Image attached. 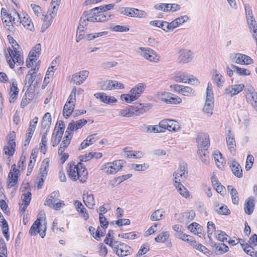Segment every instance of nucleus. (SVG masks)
<instances>
[{
	"label": "nucleus",
	"instance_id": "17",
	"mask_svg": "<svg viewBox=\"0 0 257 257\" xmlns=\"http://www.w3.org/2000/svg\"><path fill=\"white\" fill-rule=\"evenodd\" d=\"M87 122V121L84 118L76 121L72 120V121L70 122L68 125L67 128V132H70L72 134L74 131H77L82 128Z\"/></svg>",
	"mask_w": 257,
	"mask_h": 257
},
{
	"label": "nucleus",
	"instance_id": "38",
	"mask_svg": "<svg viewBox=\"0 0 257 257\" xmlns=\"http://www.w3.org/2000/svg\"><path fill=\"white\" fill-rule=\"evenodd\" d=\"M74 104L65 103L63 107V115L66 118H67L72 114L74 111Z\"/></svg>",
	"mask_w": 257,
	"mask_h": 257
},
{
	"label": "nucleus",
	"instance_id": "50",
	"mask_svg": "<svg viewBox=\"0 0 257 257\" xmlns=\"http://www.w3.org/2000/svg\"><path fill=\"white\" fill-rule=\"evenodd\" d=\"M214 107V103L205 102L204 106L203 108L204 113L207 114L208 116H211L212 114V110Z\"/></svg>",
	"mask_w": 257,
	"mask_h": 257
},
{
	"label": "nucleus",
	"instance_id": "24",
	"mask_svg": "<svg viewBox=\"0 0 257 257\" xmlns=\"http://www.w3.org/2000/svg\"><path fill=\"white\" fill-rule=\"evenodd\" d=\"M249 31L251 34V36L253 39L255 40L256 45H257V23L255 19L248 20L247 21Z\"/></svg>",
	"mask_w": 257,
	"mask_h": 257
},
{
	"label": "nucleus",
	"instance_id": "22",
	"mask_svg": "<svg viewBox=\"0 0 257 257\" xmlns=\"http://www.w3.org/2000/svg\"><path fill=\"white\" fill-rule=\"evenodd\" d=\"M118 12H119L121 14H123L124 15H126L130 17H138V12H139V10L135 8H124L121 7L119 8L117 10Z\"/></svg>",
	"mask_w": 257,
	"mask_h": 257
},
{
	"label": "nucleus",
	"instance_id": "40",
	"mask_svg": "<svg viewBox=\"0 0 257 257\" xmlns=\"http://www.w3.org/2000/svg\"><path fill=\"white\" fill-rule=\"evenodd\" d=\"M21 24L24 27L31 31H32L34 29V26L31 22V20L30 19L28 15L22 18Z\"/></svg>",
	"mask_w": 257,
	"mask_h": 257
},
{
	"label": "nucleus",
	"instance_id": "9",
	"mask_svg": "<svg viewBox=\"0 0 257 257\" xmlns=\"http://www.w3.org/2000/svg\"><path fill=\"white\" fill-rule=\"evenodd\" d=\"M195 213L193 210L186 211L180 215L177 213L174 214V217L178 220L180 223L187 224L191 222L194 218Z\"/></svg>",
	"mask_w": 257,
	"mask_h": 257
},
{
	"label": "nucleus",
	"instance_id": "57",
	"mask_svg": "<svg viewBox=\"0 0 257 257\" xmlns=\"http://www.w3.org/2000/svg\"><path fill=\"white\" fill-rule=\"evenodd\" d=\"M163 132V130L161 128V126H160V124L159 125H148V127L147 131V133H162Z\"/></svg>",
	"mask_w": 257,
	"mask_h": 257
},
{
	"label": "nucleus",
	"instance_id": "14",
	"mask_svg": "<svg viewBox=\"0 0 257 257\" xmlns=\"http://www.w3.org/2000/svg\"><path fill=\"white\" fill-rule=\"evenodd\" d=\"M72 138V134L70 132H67L66 130L65 136L63 138V140L61 144V145L58 149V154L59 155H61L63 154L65 149L70 144V141Z\"/></svg>",
	"mask_w": 257,
	"mask_h": 257
},
{
	"label": "nucleus",
	"instance_id": "10",
	"mask_svg": "<svg viewBox=\"0 0 257 257\" xmlns=\"http://www.w3.org/2000/svg\"><path fill=\"white\" fill-rule=\"evenodd\" d=\"M139 49L141 51L140 55L147 60L155 62L159 61L158 57L152 49L144 47H140Z\"/></svg>",
	"mask_w": 257,
	"mask_h": 257
},
{
	"label": "nucleus",
	"instance_id": "35",
	"mask_svg": "<svg viewBox=\"0 0 257 257\" xmlns=\"http://www.w3.org/2000/svg\"><path fill=\"white\" fill-rule=\"evenodd\" d=\"M49 162L50 160L48 158L45 159L43 161L42 165L40 168V174H41V177H46L48 172Z\"/></svg>",
	"mask_w": 257,
	"mask_h": 257
},
{
	"label": "nucleus",
	"instance_id": "21",
	"mask_svg": "<svg viewBox=\"0 0 257 257\" xmlns=\"http://www.w3.org/2000/svg\"><path fill=\"white\" fill-rule=\"evenodd\" d=\"M254 199L253 197H249L244 203V210L246 214L248 215L251 214L254 210Z\"/></svg>",
	"mask_w": 257,
	"mask_h": 257
},
{
	"label": "nucleus",
	"instance_id": "54",
	"mask_svg": "<svg viewBox=\"0 0 257 257\" xmlns=\"http://www.w3.org/2000/svg\"><path fill=\"white\" fill-rule=\"evenodd\" d=\"M118 236L127 239H134L135 238L139 237V233H136L135 232H132L123 234H119Z\"/></svg>",
	"mask_w": 257,
	"mask_h": 257
},
{
	"label": "nucleus",
	"instance_id": "6",
	"mask_svg": "<svg viewBox=\"0 0 257 257\" xmlns=\"http://www.w3.org/2000/svg\"><path fill=\"white\" fill-rule=\"evenodd\" d=\"M159 124L161 128L163 130V132L166 130L176 132L180 128L179 123L173 119H163L160 122Z\"/></svg>",
	"mask_w": 257,
	"mask_h": 257
},
{
	"label": "nucleus",
	"instance_id": "11",
	"mask_svg": "<svg viewBox=\"0 0 257 257\" xmlns=\"http://www.w3.org/2000/svg\"><path fill=\"white\" fill-rule=\"evenodd\" d=\"M161 99L163 101L170 104H179L182 101L180 97L168 92H164L162 93Z\"/></svg>",
	"mask_w": 257,
	"mask_h": 257
},
{
	"label": "nucleus",
	"instance_id": "23",
	"mask_svg": "<svg viewBox=\"0 0 257 257\" xmlns=\"http://www.w3.org/2000/svg\"><path fill=\"white\" fill-rule=\"evenodd\" d=\"M9 144L10 147H5L4 151L6 155H9V156H12L15 153L16 147L14 136H11L10 137Z\"/></svg>",
	"mask_w": 257,
	"mask_h": 257
},
{
	"label": "nucleus",
	"instance_id": "36",
	"mask_svg": "<svg viewBox=\"0 0 257 257\" xmlns=\"http://www.w3.org/2000/svg\"><path fill=\"white\" fill-rule=\"evenodd\" d=\"M227 189L230 193L233 204L237 205L239 203V197L237 190L231 185L228 186Z\"/></svg>",
	"mask_w": 257,
	"mask_h": 257
},
{
	"label": "nucleus",
	"instance_id": "27",
	"mask_svg": "<svg viewBox=\"0 0 257 257\" xmlns=\"http://www.w3.org/2000/svg\"><path fill=\"white\" fill-rule=\"evenodd\" d=\"M83 202L85 205L90 209H93L95 205L94 198L92 194H84L83 195Z\"/></svg>",
	"mask_w": 257,
	"mask_h": 257
},
{
	"label": "nucleus",
	"instance_id": "31",
	"mask_svg": "<svg viewBox=\"0 0 257 257\" xmlns=\"http://www.w3.org/2000/svg\"><path fill=\"white\" fill-rule=\"evenodd\" d=\"M19 90L17 87V83L16 81H13L10 88V94L11 99L10 100L11 103L15 102L18 96Z\"/></svg>",
	"mask_w": 257,
	"mask_h": 257
},
{
	"label": "nucleus",
	"instance_id": "7",
	"mask_svg": "<svg viewBox=\"0 0 257 257\" xmlns=\"http://www.w3.org/2000/svg\"><path fill=\"white\" fill-rule=\"evenodd\" d=\"M247 101L257 112V92L252 86H248L244 90Z\"/></svg>",
	"mask_w": 257,
	"mask_h": 257
},
{
	"label": "nucleus",
	"instance_id": "2",
	"mask_svg": "<svg viewBox=\"0 0 257 257\" xmlns=\"http://www.w3.org/2000/svg\"><path fill=\"white\" fill-rule=\"evenodd\" d=\"M7 37L9 43L12 45L13 50L11 48H9L8 51L9 56H8V54H6V57L10 68L13 69L15 67V64L16 63H19V65H22L24 63V61L21 59L20 51L18 50L17 47H19V45L12 36L8 35Z\"/></svg>",
	"mask_w": 257,
	"mask_h": 257
},
{
	"label": "nucleus",
	"instance_id": "28",
	"mask_svg": "<svg viewBox=\"0 0 257 257\" xmlns=\"http://www.w3.org/2000/svg\"><path fill=\"white\" fill-rule=\"evenodd\" d=\"M232 173L237 177L240 178L242 176V169L239 164L235 160L232 161L230 166Z\"/></svg>",
	"mask_w": 257,
	"mask_h": 257
},
{
	"label": "nucleus",
	"instance_id": "33",
	"mask_svg": "<svg viewBox=\"0 0 257 257\" xmlns=\"http://www.w3.org/2000/svg\"><path fill=\"white\" fill-rule=\"evenodd\" d=\"M59 192L58 191H54L51 193L45 201V205H52V203H55L58 200Z\"/></svg>",
	"mask_w": 257,
	"mask_h": 257
},
{
	"label": "nucleus",
	"instance_id": "1",
	"mask_svg": "<svg viewBox=\"0 0 257 257\" xmlns=\"http://www.w3.org/2000/svg\"><path fill=\"white\" fill-rule=\"evenodd\" d=\"M67 172L69 177L73 181L79 180L80 182L84 183L87 179V171L81 162H79L76 165L73 162H70Z\"/></svg>",
	"mask_w": 257,
	"mask_h": 257
},
{
	"label": "nucleus",
	"instance_id": "46",
	"mask_svg": "<svg viewBox=\"0 0 257 257\" xmlns=\"http://www.w3.org/2000/svg\"><path fill=\"white\" fill-rule=\"evenodd\" d=\"M12 18L13 25H15L17 26H20L21 24L22 18L21 17L19 14L14 10L12 12Z\"/></svg>",
	"mask_w": 257,
	"mask_h": 257
},
{
	"label": "nucleus",
	"instance_id": "44",
	"mask_svg": "<svg viewBox=\"0 0 257 257\" xmlns=\"http://www.w3.org/2000/svg\"><path fill=\"white\" fill-rule=\"evenodd\" d=\"M121 100H124L127 103H131L138 99L134 93H131L130 90L128 94H123L120 96Z\"/></svg>",
	"mask_w": 257,
	"mask_h": 257
},
{
	"label": "nucleus",
	"instance_id": "30",
	"mask_svg": "<svg viewBox=\"0 0 257 257\" xmlns=\"http://www.w3.org/2000/svg\"><path fill=\"white\" fill-rule=\"evenodd\" d=\"M12 13H11L8 16L7 18H5L4 19L2 20L4 27L8 31H9V32L14 31V26L12 22Z\"/></svg>",
	"mask_w": 257,
	"mask_h": 257
},
{
	"label": "nucleus",
	"instance_id": "5",
	"mask_svg": "<svg viewBox=\"0 0 257 257\" xmlns=\"http://www.w3.org/2000/svg\"><path fill=\"white\" fill-rule=\"evenodd\" d=\"M117 243L112 249L118 256L124 257L132 254L133 249L131 246L119 241Z\"/></svg>",
	"mask_w": 257,
	"mask_h": 257
},
{
	"label": "nucleus",
	"instance_id": "52",
	"mask_svg": "<svg viewBox=\"0 0 257 257\" xmlns=\"http://www.w3.org/2000/svg\"><path fill=\"white\" fill-rule=\"evenodd\" d=\"M132 176V174H128L121 176H119L115 178L114 183L112 184V186L117 185L120 184L123 181L128 179Z\"/></svg>",
	"mask_w": 257,
	"mask_h": 257
},
{
	"label": "nucleus",
	"instance_id": "41",
	"mask_svg": "<svg viewBox=\"0 0 257 257\" xmlns=\"http://www.w3.org/2000/svg\"><path fill=\"white\" fill-rule=\"evenodd\" d=\"M214 159L216 162L217 166L221 168L223 166L224 159L222 158V154L218 151H214Z\"/></svg>",
	"mask_w": 257,
	"mask_h": 257
},
{
	"label": "nucleus",
	"instance_id": "53",
	"mask_svg": "<svg viewBox=\"0 0 257 257\" xmlns=\"http://www.w3.org/2000/svg\"><path fill=\"white\" fill-rule=\"evenodd\" d=\"M244 9L245 11L246 21H248V20L255 19L252 10H251V8L248 4H247L244 5Z\"/></svg>",
	"mask_w": 257,
	"mask_h": 257
},
{
	"label": "nucleus",
	"instance_id": "42",
	"mask_svg": "<svg viewBox=\"0 0 257 257\" xmlns=\"http://www.w3.org/2000/svg\"><path fill=\"white\" fill-rule=\"evenodd\" d=\"M231 67L233 69H234V72H236L239 75L248 76L250 74L249 70L246 69L241 68L233 64L231 65Z\"/></svg>",
	"mask_w": 257,
	"mask_h": 257
},
{
	"label": "nucleus",
	"instance_id": "26",
	"mask_svg": "<svg viewBox=\"0 0 257 257\" xmlns=\"http://www.w3.org/2000/svg\"><path fill=\"white\" fill-rule=\"evenodd\" d=\"M64 130V122L63 120H59L56 124L52 135L62 138Z\"/></svg>",
	"mask_w": 257,
	"mask_h": 257
},
{
	"label": "nucleus",
	"instance_id": "25",
	"mask_svg": "<svg viewBox=\"0 0 257 257\" xmlns=\"http://www.w3.org/2000/svg\"><path fill=\"white\" fill-rule=\"evenodd\" d=\"M96 98H99L101 101L103 103L109 104L110 103H113L117 101V100L114 97L111 98L110 96L106 95L104 93H96L94 94Z\"/></svg>",
	"mask_w": 257,
	"mask_h": 257
},
{
	"label": "nucleus",
	"instance_id": "39",
	"mask_svg": "<svg viewBox=\"0 0 257 257\" xmlns=\"http://www.w3.org/2000/svg\"><path fill=\"white\" fill-rule=\"evenodd\" d=\"M41 51V47L40 44H37L33 48L29 54V57H34L35 60L39 58Z\"/></svg>",
	"mask_w": 257,
	"mask_h": 257
},
{
	"label": "nucleus",
	"instance_id": "19",
	"mask_svg": "<svg viewBox=\"0 0 257 257\" xmlns=\"http://www.w3.org/2000/svg\"><path fill=\"white\" fill-rule=\"evenodd\" d=\"M210 244L211 246L214 248V251L217 255L223 254L228 251V247L224 243H216L211 241Z\"/></svg>",
	"mask_w": 257,
	"mask_h": 257
},
{
	"label": "nucleus",
	"instance_id": "29",
	"mask_svg": "<svg viewBox=\"0 0 257 257\" xmlns=\"http://www.w3.org/2000/svg\"><path fill=\"white\" fill-rule=\"evenodd\" d=\"M146 87V84L145 83H140L131 89V93H134L138 99L144 91Z\"/></svg>",
	"mask_w": 257,
	"mask_h": 257
},
{
	"label": "nucleus",
	"instance_id": "8",
	"mask_svg": "<svg viewBox=\"0 0 257 257\" xmlns=\"http://www.w3.org/2000/svg\"><path fill=\"white\" fill-rule=\"evenodd\" d=\"M41 218L38 217L37 220L33 223L32 226L29 230V233L31 235H36L37 233H39L42 238H44L45 236V232L46 230V226H45L43 228H42V231H41L40 227H42L41 223Z\"/></svg>",
	"mask_w": 257,
	"mask_h": 257
},
{
	"label": "nucleus",
	"instance_id": "43",
	"mask_svg": "<svg viewBox=\"0 0 257 257\" xmlns=\"http://www.w3.org/2000/svg\"><path fill=\"white\" fill-rule=\"evenodd\" d=\"M175 187L181 196L186 198L189 197V191L182 184H175Z\"/></svg>",
	"mask_w": 257,
	"mask_h": 257
},
{
	"label": "nucleus",
	"instance_id": "64",
	"mask_svg": "<svg viewBox=\"0 0 257 257\" xmlns=\"http://www.w3.org/2000/svg\"><path fill=\"white\" fill-rule=\"evenodd\" d=\"M217 213L221 215H227L230 214V211L226 205H222L216 210Z\"/></svg>",
	"mask_w": 257,
	"mask_h": 257
},
{
	"label": "nucleus",
	"instance_id": "12",
	"mask_svg": "<svg viewBox=\"0 0 257 257\" xmlns=\"http://www.w3.org/2000/svg\"><path fill=\"white\" fill-rule=\"evenodd\" d=\"M19 170L17 169L16 164H13L11 167V170L8 175L9 179L8 187H13L18 183V173Z\"/></svg>",
	"mask_w": 257,
	"mask_h": 257
},
{
	"label": "nucleus",
	"instance_id": "45",
	"mask_svg": "<svg viewBox=\"0 0 257 257\" xmlns=\"http://www.w3.org/2000/svg\"><path fill=\"white\" fill-rule=\"evenodd\" d=\"M197 153L198 155L200 156V159L201 161L205 164H208L209 163V156H208V150L204 151L203 150H198Z\"/></svg>",
	"mask_w": 257,
	"mask_h": 257
},
{
	"label": "nucleus",
	"instance_id": "61",
	"mask_svg": "<svg viewBox=\"0 0 257 257\" xmlns=\"http://www.w3.org/2000/svg\"><path fill=\"white\" fill-rule=\"evenodd\" d=\"M170 4H160L154 6V8L160 11H163L165 12H169V8Z\"/></svg>",
	"mask_w": 257,
	"mask_h": 257
},
{
	"label": "nucleus",
	"instance_id": "3",
	"mask_svg": "<svg viewBox=\"0 0 257 257\" xmlns=\"http://www.w3.org/2000/svg\"><path fill=\"white\" fill-rule=\"evenodd\" d=\"M151 108L152 104L151 103H140L136 106L130 105L120 109L119 114L122 116L128 117L133 115L138 116L147 112Z\"/></svg>",
	"mask_w": 257,
	"mask_h": 257
},
{
	"label": "nucleus",
	"instance_id": "32",
	"mask_svg": "<svg viewBox=\"0 0 257 257\" xmlns=\"http://www.w3.org/2000/svg\"><path fill=\"white\" fill-rule=\"evenodd\" d=\"M38 69L39 68L37 67V66H36L34 68L30 69L28 73L27 74L26 77V82L29 85V87H30L33 84L34 81V79L33 78L34 74L37 72Z\"/></svg>",
	"mask_w": 257,
	"mask_h": 257
},
{
	"label": "nucleus",
	"instance_id": "59",
	"mask_svg": "<svg viewBox=\"0 0 257 257\" xmlns=\"http://www.w3.org/2000/svg\"><path fill=\"white\" fill-rule=\"evenodd\" d=\"M111 17V15L109 14L107 12H103L100 13L97 16L99 22H103L108 20Z\"/></svg>",
	"mask_w": 257,
	"mask_h": 257
},
{
	"label": "nucleus",
	"instance_id": "62",
	"mask_svg": "<svg viewBox=\"0 0 257 257\" xmlns=\"http://www.w3.org/2000/svg\"><path fill=\"white\" fill-rule=\"evenodd\" d=\"M181 93L185 96H191L192 95H194V91L191 87L188 86H183Z\"/></svg>",
	"mask_w": 257,
	"mask_h": 257
},
{
	"label": "nucleus",
	"instance_id": "48",
	"mask_svg": "<svg viewBox=\"0 0 257 257\" xmlns=\"http://www.w3.org/2000/svg\"><path fill=\"white\" fill-rule=\"evenodd\" d=\"M170 234L168 232H163L160 233L157 237H155V240L157 242H164L167 241L169 238Z\"/></svg>",
	"mask_w": 257,
	"mask_h": 257
},
{
	"label": "nucleus",
	"instance_id": "55",
	"mask_svg": "<svg viewBox=\"0 0 257 257\" xmlns=\"http://www.w3.org/2000/svg\"><path fill=\"white\" fill-rule=\"evenodd\" d=\"M188 76L184 73H179L177 74L174 78V80L178 82L187 83Z\"/></svg>",
	"mask_w": 257,
	"mask_h": 257
},
{
	"label": "nucleus",
	"instance_id": "56",
	"mask_svg": "<svg viewBox=\"0 0 257 257\" xmlns=\"http://www.w3.org/2000/svg\"><path fill=\"white\" fill-rule=\"evenodd\" d=\"M243 58H245L244 54L240 53L235 54L232 59V62L238 64H243V62H244Z\"/></svg>",
	"mask_w": 257,
	"mask_h": 257
},
{
	"label": "nucleus",
	"instance_id": "60",
	"mask_svg": "<svg viewBox=\"0 0 257 257\" xmlns=\"http://www.w3.org/2000/svg\"><path fill=\"white\" fill-rule=\"evenodd\" d=\"M38 118L37 117H35L32 121L30 122L28 130V132H29L30 134H33V132H34L36 124L38 122Z\"/></svg>",
	"mask_w": 257,
	"mask_h": 257
},
{
	"label": "nucleus",
	"instance_id": "58",
	"mask_svg": "<svg viewBox=\"0 0 257 257\" xmlns=\"http://www.w3.org/2000/svg\"><path fill=\"white\" fill-rule=\"evenodd\" d=\"M173 181H174V185L175 184H182V182H184L187 178H184V177L182 175H180L176 173H173Z\"/></svg>",
	"mask_w": 257,
	"mask_h": 257
},
{
	"label": "nucleus",
	"instance_id": "16",
	"mask_svg": "<svg viewBox=\"0 0 257 257\" xmlns=\"http://www.w3.org/2000/svg\"><path fill=\"white\" fill-rule=\"evenodd\" d=\"M89 71L87 70L81 71L79 73L72 75V81L76 85H80L83 83L89 75Z\"/></svg>",
	"mask_w": 257,
	"mask_h": 257
},
{
	"label": "nucleus",
	"instance_id": "18",
	"mask_svg": "<svg viewBox=\"0 0 257 257\" xmlns=\"http://www.w3.org/2000/svg\"><path fill=\"white\" fill-rule=\"evenodd\" d=\"M243 88L244 85L242 84L230 86L225 89L224 94L232 96L241 91Z\"/></svg>",
	"mask_w": 257,
	"mask_h": 257
},
{
	"label": "nucleus",
	"instance_id": "47",
	"mask_svg": "<svg viewBox=\"0 0 257 257\" xmlns=\"http://www.w3.org/2000/svg\"><path fill=\"white\" fill-rule=\"evenodd\" d=\"M174 172L183 176L184 178L188 177V170H187L186 165L185 164H181L178 169Z\"/></svg>",
	"mask_w": 257,
	"mask_h": 257
},
{
	"label": "nucleus",
	"instance_id": "20",
	"mask_svg": "<svg viewBox=\"0 0 257 257\" xmlns=\"http://www.w3.org/2000/svg\"><path fill=\"white\" fill-rule=\"evenodd\" d=\"M226 141L230 152H232L233 150L234 151V148L236 147L235 141L234 134L230 129L227 131L226 135Z\"/></svg>",
	"mask_w": 257,
	"mask_h": 257
},
{
	"label": "nucleus",
	"instance_id": "49",
	"mask_svg": "<svg viewBox=\"0 0 257 257\" xmlns=\"http://www.w3.org/2000/svg\"><path fill=\"white\" fill-rule=\"evenodd\" d=\"M82 17H83V19H85L86 21L89 22H99L97 16H95L94 15H90V13L87 11H85L83 12Z\"/></svg>",
	"mask_w": 257,
	"mask_h": 257
},
{
	"label": "nucleus",
	"instance_id": "13",
	"mask_svg": "<svg viewBox=\"0 0 257 257\" xmlns=\"http://www.w3.org/2000/svg\"><path fill=\"white\" fill-rule=\"evenodd\" d=\"M197 141L198 142V150L204 151L208 150L210 145V140L209 136L207 135H198L197 138Z\"/></svg>",
	"mask_w": 257,
	"mask_h": 257
},
{
	"label": "nucleus",
	"instance_id": "34",
	"mask_svg": "<svg viewBox=\"0 0 257 257\" xmlns=\"http://www.w3.org/2000/svg\"><path fill=\"white\" fill-rule=\"evenodd\" d=\"M51 116L50 113L47 112L45 114L43 117L42 122V127L43 130H45V131H49L51 123Z\"/></svg>",
	"mask_w": 257,
	"mask_h": 257
},
{
	"label": "nucleus",
	"instance_id": "15",
	"mask_svg": "<svg viewBox=\"0 0 257 257\" xmlns=\"http://www.w3.org/2000/svg\"><path fill=\"white\" fill-rule=\"evenodd\" d=\"M193 59V53L190 50L182 49L179 52L178 62L187 63L190 62Z\"/></svg>",
	"mask_w": 257,
	"mask_h": 257
},
{
	"label": "nucleus",
	"instance_id": "63",
	"mask_svg": "<svg viewBox=\"0 0 257 257\" xmlns=\"http://www.w3.org/2000/svg\"><path fill=\"white\" fill-rule=\"evenodd\" d=\"M99 220L101 227L104 229L106 228L108 226L109 222L107 220V219L105 218V217L101 213H99Z\"/></svg>",
	"mask_w": 257,
	"mask_h": 257
},
{
	"label": "nucleus",
	"instance_id": "51",
	"mask_svg": "<svg viewBox=\"0 0 257 257\" xmlns=\"http://www.w3.org/2000/svg\"><path fill=\"white\" fill-rule=\"evenodd\" d=\"M166 21H152L150 22V25L161 28L163 31L167 32V30H166Z\"/></svg>",
	"mask_w": 257,
	"mask_h": 257
},
{
	"label": "nucleus",
	"instance_id": "37",
	"mask_svg": "<svg viewBox=\"0 0 257 257\" xmlns=\"http://www.w3.org/2000/svg\"><path fill=\"white\" fill-rule=\"evenodd\" d=\"M213 74L212 80L215 82L217 86L220 88L223 86V84L224 82V80L223 76L217 71L216 69L213 70Z\"/></svg>",
	"mask_w": 257,
	"mask_h": 257
},
{
	"label": "nucleus",
	"instance_id": "4",
	"mask_svg": "<svg viewBox=\"0 0 257 257\" xmlns=\"http://www.w3.org/2000/svg\"><path fill=\"white\" fill-rule=\"evenodd\" d=\"M122 160H116L103 164L100 169L108 175L114 174L122 168Z\"/></svg>",
	"mask_w": 257,
	"mask_h": 257
}]
</instances>
